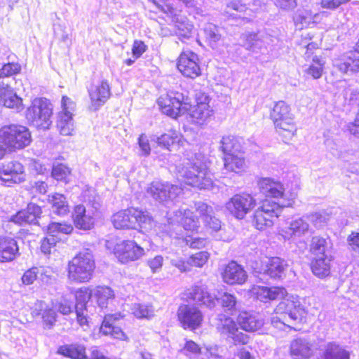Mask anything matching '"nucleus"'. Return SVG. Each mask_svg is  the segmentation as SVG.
I'll list each match as a JSON object with an SVG mask.
<instances>
[{
	"label": "nucleus",
	"instance_id": "1",
	"mask_svg": "<svg viewBox=\"0 0 359 359\" xmlns=\"http://www.w3.org/2000/svg\"><path fill=\"white\" fill-rule=\"evenodd\" d=\"M275 308L274 315L271 318V325L279 330H285L290 326L286 324L291 320H299L304 313V310L298 297L290 296L283 297Z\"/></svg>",
	"mask_w": 359,
	"mask_h": 359
},
{
	"label": "nucleus",
	"instance_id": "2",
	"mask_svg": "<svg viewBox=\"0 0 359 359\" xmlns=\"http://www.w3.org/2000/svg\"><path fill=\"white\" fill-rule=\"evenodd\" d=\"M116 229H129L140 228L144 231L151 229L153 220L147 212L137 208H128L114 214L111 219Z\"/></svg>",
	"mask_w": 359,
	"mask_h": 359
},
{
	"label": "nucleus",
	"instance_id": "3",
	"mask_svg": "<svg viewBox=\"0 0 359 359\" xmlns=\"http://www.w3.org/2000/svg\"><path fill=\"white\" fill-rule=\"evenodd\" d=\"M95 268L92 252L86 249L78 253L68 263V278L76 283L88 282Z\"/></svg>",
	"mask_w": 359,
	"mask_h": 359
},
{
	"label": "nucleus",
	"instance_id": "4",
	"mask_svg": "<svg viewBox=\"0 0 359 359\" xmlns=\"http://www.w3.org/2000/svg\"><path fill=\"white\" fill-rule=\"evenodd\" d=\"M31 142V133L26 126L11 124L0 129V142L6 145L9 152L23 149Z\"/></svg>",
	"mask_w": 359,
	"mask_h": 359
},
{
	"label": "nucleus",
	"instance_id": "5",
	"mask_svg": "<svg viewBox=\"0 0 359 359\" xmlns=\"http://www.w3.org/2000/svg\"><path fill=\"white\" fill-rule=\"evenodd\" d=\"M178 172L187 184L200 189H210L213 184L212 175L204 165L187 162L179 168Z\"/></svg>",
	"mask_w": 359,
	"mask_h": 359
},
{
	"label": "nucleus",
	"instance_id": "6",
	"mask_svg": "<svg viewBox=\"0 0 359 359\" xmlns=\"http://www.w3.org/2000/svg\"><path fill=\"white\" fill-rule=\"evenodd\" d=\"M270 116L279 134L285 140H291L295 135L297 127L290 106L283 101L278 102L271 111Z\"/></svg>",
	"mask_w": 359,
	"mask_h": 359
},
{
	"label": "nucleus",
	"instance_id": "7",
	"mask_svg": "<svg viewBox=\"0 0 359 359\" xmlns=\"http://www.w3.org/2000/svg\"><path fill=\"white\" fill-rule=\"evenodd\" d=\"M53 109L45 98H35L25 111V118L29 124L37 128L47 130L52 124Z\"/></svg>",
	"mask_w": 359,
	"mask_h": 359
},
{
	"label": "nucleus",
	"instance_id": "8",
	"mask_svg": "<svg viewBox=\"0 0 359 359\" xmlns=\"http://www.w3.org/2000/svg\"><path fill=\"white\" fill-rule=\"evenodd\" d=\"M290 206H291V200L279 204L266 199L262 202L261 206L255 211L252 224L257 229L264 230L273 225V219L280 215L283 208Z\"/></svg>",
	"mask_w": 359,
	"mask_h": 359
},
{
	"label": "nucleus",
	"instance_id": "9",
	"mask_svg": "<svg viewBox=\"0 0 359 359\" xmlns=\"http://www.w3.org/2000/svg\"><path fill=\"white\" fill-rule=\"evenodd\" d=\"M157 103L163 114L172 118L185 114L190 107L189 97L177 91H170L161 95Z\"/></svg>",
	"mask_w": 359,
	"mask_h": 359
},
{
	"label": "nucleus",
	"instance_id": "10",
	"mask_svg": "<svg viewBox=\"0 0 359 359\" xmlns=\"http://www.w3.org/2000/svg\"><path fill=\"white\" fill-rule=\"evenodd\" d=\"M146 192L156 201L163 203L174 201L182 194V189L168 182L156 180L148 185Z\"/></svg>",
	"mask_w": 359,
	"mask_h": 359
},
{
	"label": "nucleus",
	"instance_id": "11",
	"mask_svg": "<svg viewBox=\"0 0 359 359\" xmlns=\"http://www.w3.org/2000/svg\"><path fill=\"white\" fill-rule=\"evenodd\" d=\"M257 204L256 199L250 194L241 193L233 195L225 203L226 210L238 219H243Z\"/></svg>",
	"mask_w": 359,
	"mask_h": 359
},
{
	"label": "nucleus",
	"instance_id": "12",
	"mask_svg": "<svg viewBox=\"0 0 359 359\" xmlns=\"http://www.w3.org/2000/svg\"><path fill=\"white\" fill-rule=\"evenodd\" d=\"M259 190L262 194L266 197H271L273 198L280 199V201L277 202L279 204L283 202H287L291 200V205L293 203L294 199L296 198L295 193L290 194L287 197L285 193L283 185L279 181H276L270 177L261 178L257 183Z\"/></svg>",
	"mask_w": 359,
	"mask_h": 359
},
{
	"label": "nucleus",
	"instance_id": "13",
	"mask_svg": "<svg viewBox=\"0 0 359 359\" xmlns=\"http://www.w3.org/2000/svg\"><path fill=\"white\" fill-rule=\"evenodd\" d=\"M254 271L261 275H266L271 278H281L288 266L287 262L280 257L266 258L260 263L256 262Z\"/></svg>",
	"mask_w": 359,
	"mask_h": 359
},
{
	"label": "nucleus",
	"instance_id": "14",
	"mask_svg": "<svg viewBox=\"0 0 359 359\" xmlns=\"http://www.w3.org/2000/svg\"><path fill=\"white\" fill-rule=\"evenodd\" d=\"M62 111L58 114L57 128L62 135H71L74 131L72 112L76 104L69 97L63 96L62 98Z\"/></svg>",
	"mask_w": 359,
	"mask_h": 359
},
{
	"label": "nucleus",
	"instance_id": "15",
	"mask_svg": "<svg viewBox=\"0 0 359 359\" xmlns=\"http://www.w3.org/2000/svg\"><path fill=\"white\" fill-rule=\"evenodd\" d=\"M179 321L184 329L191 330L198 328L203 321L201 311L195 306L181 305L177 311Z\"/></svg>",
	"mask_w": 359,
	"mask_h": 359
},
{
	"label": "nucleus",
	"instance_id": "16",
	"mask_svg": "<svg viewBox=\"0 0 359 359\" xmlns=\"http://www.w3.org/2000/svg\"><path fill=\"white\" fill-rule=\"evenodd\" d=\"M177 69L186 77H197L201 74L198 55L189 50L182 51L178 58Z\"/></svg>",
	"mask_w": 359,
	"mask_h": 359
},
{
	"label": "nucleus",
	"instance_id": "17",
	"mask_svg": "<svg viewBox=\"0 0 359 359\" xmlns=\"http://www.w3.org/2000/svg\"><path fill=\"white\" fill-rule=\"evenodd\" d=\"M309 219L306 215L294 217L287 222V226L281 229V235L285 239L300 238L311 232Z\"/></svg>",
	"mask_w": 359,
	"mask_h": 359
},
{
	"label": "nucleus",
	"instance_id": "18",
	"mask_svg": "<svg viewBox=\"0 0 359 359\" xmlns=\"http://www.w3.org/2000/svg\"><path fill=\"white\" fill-rule=\"evenodd\" d=\"M144 250L133 241H124L115 248V255L121 263H127L140 259Z\"/></svg>",
	"mask_w": 359,
	"mask_h": 359
},
{
	"label": "nucleus",
	"instance_id": "19",
	"mask_svg": "<svg viewBox=\"0 0 359 359\" xmlns=\"http://www.w3.org/2000/svg\"><path fill=\"white\" fill-rule=\"evenodd\" d=\"M168 222L176 224L177 228L182 226L187 231H194L199 227L198 219L187 208H181L173 212V215L168 218Z\"/></svg>",
	"mask_w": 359,
	"mask_h": 359
},
{
	"label": "nucleus",
	"instance_id": "20",
	"mask_svg": "<svg viewBox=\"0 0 359 359\" xmlns=\"http://www.w3.org/2000/svg\"><path fill=\"white\" fill-rule=\"evenodd\" d=\"M217 329L221 334L232 339L235 344H246L249 341L248 336L238 330L236 323L231 318L221 319Z\"/></svg>",
	"mask_w": 359,
	"mask_h": 359
},
{
	"label": "nucleus",
	"instance_id": "21",
	"mask_svg": "<svg viewBox=\"0 0 359 359\" xmlns=\"http://www.w3.org/2000/svg\"><path fill=\"white\" fill-rule=\"evenodd\" d=\"M124 317L121 313L105 315L100 331L104 335H109L114 339L126 340L127 337L119 327L114 325L115 322Z\"/></svg>",
	"mask_w": 359,
	"mask_h": 359
},
{
	"label": "nucleus",
	"instance_id": "22",
	"mask_svg": "<svg viewBox=\"0 0 359 359\" xmlns=\"http://www.w3.org/2000/svg\"><path fill=\"white\" fill-rule=\"evenodd\" d=\"M0 105L18 111L23 109L22 100L18 97L9 83L0 81Z\"/></svg>",
	"mask_w": 359,
	"mask_h": 359
},
{
	"label": "nucleus",
	"instance_id": "23",
	"mask_svg": "<svg viewBox=\"0 0 359 359\" xmlns=\"http://www.w3.org/2000/svg\"><path fill=\"white\" fill-rule=\"evenodd\" d=\"M23 165L18 161H11L3 165L0 180L8 183H20L25 180Z\"/></svg>",
	"mask_w": 359,
	"mask_h": 359
},
{
	"label": "nucleus",
	"instance_id": "24",
	"mask_svg": "<svg viewBox=\"0 0 359 359\" xmlns=\"http://www.w3.org/2000/svg\"><path fill=\"white\" fill-rule=\"evenodd\" d=\"M222 276L224 282L229 285H242L248 278L244 269L233 261L224 267Z\"/></svg>",
	"mask_w": 359,
	"mask_h": 359
},
{
	"label": "nucleus",
	"instance_id": "25",
	"mask_svg": "<svg viewBox=\"0 0 359 359\" xmlns=\"http://www.w3.org/2000/svg\"><path fill=\"white\" fill-rule=\"evenodd\" d=\"M72 219L76 228L81 230H90L94 226V212L87 210L83 205H78L74 208Z\"/></svg>",
	"mask_w": 359,
	"mask_h": 359
},
{
	"label": "nucleus",
	"instance_id": "26",
	"mask_svg": "<svg viewBox=\"0 0 359 359\" xmlns=\"http://www.w3.org/2000/svg\"><path fill=\"white\" fill-rule=\"evenodd\" d=\"M318 359H349V352L334 341H327L320 347Z\"/></svg>",
	"mask_w": 359,
	"mask_h": 359
},
{
	"label": "nucleus",
	"instance_id": "27",
	"mask_svg": "<svg viewBox=\"0 0 359 359\" xmlns=\"http://www.w3.org/2000/svg\"><path fill=\"white\" fill-rule=\"evenodd\" d=\"M41 214V207L35 203H29L26 209L17 212L11 218V221L20 225L36 224Z\"/></svg>",
	"mask_w": 359,
	"mask_h": 359
},
{
	"label": "nucleus",
	"instance_id": "28",
	"mask_svg": "<svg viewBox=\"0 0 359 359\" xmlns=\"http://www.w3.org/2000/svg\"><path fill=\"white\" fill-rule=\"evenodd\" d=\"M334 66L341 73L359 72V54L355 51H350L333 61Z\"/></svg>",
	"mask_w": 359,
	"mask_h": 359
},
{
	"label": "nucleus",
	"instance_id": "29",
	"mask_svg": "<svg viewBox=\"0 0 359 359\" xmlns=\"http://www.w3.org/2000/svg\"><path fill=\"white\" fill-rule=\"evenodd\" d=\"M187 296L190 299L207 307L215 306L217 299L207 290L205 285H194L187 292Z\"/></svg>",
	"mask_w": 359,
	"mask_h": 359
},
{
	"label": "nucleus",
	"instance_id": "30",
	"mask_svg": "<svg viewBox=\"0 0 359 359\" xmlns=\"http://www.w3.org/2000/svg\"><path fill=\"white\" fill-rule=\"evenodd\" d=\"M252 292L257 299L265 303L287 295L286 290L280 287L256 286L252 288Z\"/></svg>",
	"mask_w": 359,
	"mask_h": 359
},
{
	"label": "nucleus",
	"instance_id": "31",
	"mask_svg": "<svg viewBox=\"0 0 359 359\" xmlns=\"http://www.w3.org/2000/svg\"><path fill=\"white\" fill-rule=\"evenodd\" d=\"M88 92L94 109L103 105L111 95L110 87L106 80H102L100 84L93 86Z\"/></svg>",
	"mask_w": 359,
	"mask_h": 359
},
{
	"label": "nucleus",
	"instance_id": "32",
	"mask_svg": "<svg viewBox=\"0 0 359 359\" xmlns=\"http://www.w3.org/2000/svg\"><path fill=\"white\" fill-rule=\"evenodd\" d=\"M312 344L309 339L298 337L290 344V354L294 359H308L313 355Z\"/></svg>",
	"mask_w": 359,
	"mask_h": 359
},
{
	"label": "nucleus",
	"instance_id": "33",
	"mask_svg": "<svg viewBox=\"0 0 359 359\" xmlns=\"http://www.w3.org/2000/svg\"><path fill=\"white\" fill-rule=\"evenodd\" d=\"M170 17L176 29L175 33L180 39H189L192 36L194 26L184 15L175 10Z\"/></svg>",
	"mask_w": 359,
	"mask_h": 359
},
{
	"label": "nucleus",
	"instance_id": "34",
	"mask_svg": "<svg viewBox=\"0 0 359 359\" xmlns=\"http://www.w3.org/2000/svg\"><path fill=\"white\" fill-rule=\"evenodd\" d=\"M32 315L34 317H41L43 323L49 328L56 322V312L43 301H38L34 304Z\"/></svg>",
	"mask_w": 359,
	"mask_h": 359
},
{
	"label": "nucleus",
	"instance_id": "35",
	"mask_svg": "<svg viewBox=\"0 0 359 359\" xmlns=\"http://www.w3.org/2000/svg\"><path fill=\"white\" fill-rule=\"evenodd\" d=\"M237 321L241 327L247 332H255L264 325V320L259 314L248 311H241Z\"/></svg>",
	"mask_w": 359,
	"mask_h": 359
},
{
	"label": "nucleus",
	"instance_id": "36",
	"mask_svg": "<svg viewBox=\"0 0 359 359\" xmlns=\"http://www.w3.org/2000/svg\"><path fill=\"white\" fill-rule=\"evenodd\" d=\"M332 243L329 238L313 236L310 244V252L316 257H331Z\"/></svg>",
	"mask_w": 359,
	"mask_h": 359
},
{
	"label": "nucleus",
	"instance_id": "37",
	"mask_svg": "<svg viewBox=\"0 0 359 359\" xmlns=\"http://www.w3.org/2000/svg\"><path fill=\"white\" fill-rule=\"evenodd\" d=\"M208 97L205 98L204 102H198L196 105L189 107L187 111L192 118V121L197 124H203L205 123L212 115L213 111L210 109V105L206 102Z\"/></svg>",
	"mask_w": 359,
	"mask_h": 359
},
{
	"label": "nucleus",
	"instance_id": "38",
	"mask_svg": "<svg viewBox=\"0 0 359 359\" xmlns=\"http://www.w3.org/2000/svg\"><path fill=\"white\" fill-rule=\"evenodd\" d=\"M17 241L10 237H0V262L13 261L18 255Z\"/></svg>",
	"mask_w": 359,
	"mask_h": 359
},
{
	"label": "nucleus",
	"instance_id": "39",
	"mask_svg": "<svg viewBox=\"0 0 359 359\" xmlns=\"http://www.w3.org/2000/svg\"><path fill=\"white\" fill-rule=\"evenodd\" d=\"M219 149L224 156H232L243 153L240 140L233 135L223 136L220 140Z\"/></svg>",
	"mask_w": 359,
	"mask_h": 359
},
{
	"label": "nucleus",
	"instance_id": "40",
	"mask_svg": "<svg viewBox=\"0 0 359 359\" xmlns=\"http://www.w3.org/2000/svg\"><path fill=\"white\" fill-rule=\"evenodd\" d=\"M242 45L247 50L257 51L265 46L264 36L259 33H245L241 36Z\"/></svg>",
	"mask_w": 359,
	"mask_h": 359
},
{
	"label": "nucleus",
	"instance_id": "41",
	"mask_svg": "<svg viewBox=\"0 0 359 359\" xmlns=\"http://www.w3.org/2000/svg\"><path fill=\"white\" fill-rule=\"evenodd\" d=\"M217 351L215 348H205L203 350L196 343L192 340H187L183 348L180 350L181 353L189 358H196L200 354L205 353L208 356L217 357Z\"/></svg>",
	"mask_w": 359,
	"mask_h": 359
},
{
	"label": "nucleus",
	"instance_id": "42",
	"mask_svg": "<svg viewBox=\"0 0 359 359\" xmlns=\"http://www.w3.org/2000/svg\"><path fill=\"white\" fill-rule=\"evenodd\" d=\"M93 298L101 309L107 308L114 298V291L109 287H97L93 290Z\"/></svg>",
	"mask_w": 359,
	"mask_h": 359
},
{
	"label": "nucleus",
	"instance_id": "43",
	"mask_svg": "<svg viewBox=\"0 0 359 359\" xmlns=\"http://www.w3.org/2000/svg\"><path fill=\"white\" fill-rule=\"evenodd\" d=\"M224 168L231 172L238 173L245 168V159L243 153L224 156Z\"/></svg>",
	"mask_w": 359,
	"mask_h": 359
},
{
	"label": "nucleus",
	"instance_id": "44",
	"mask_svg": "<svg viewBox=\"0 0 359 359\" xmlns=\"http://www.w3.org/2000/svg\"><path fill=\"white\" fill-rule=\"evenodd\" d=\"M331 257H316L311 264L313 273L318 277H325L329 275L330 270Z\"/></svg>",
	"mask_w": 359,
	"mask_h": 359
},
{
	"label": "nucleus",
	"instance_id": "45",
	"mask_svg": "<svg viewBox=\"0 0 359 359\" xmlns=\"http://www.w3.org/2000/svg\"><path fill=\"white\" fill-rule=\"evenodd\" d=\"M59 353L65 356L72 359H87L86 348L81 344H72L69 346H61Z\"/></svg>",
	"mask_w": 359,
	"mask_h": 359
},
{
	"label": "nucleus",
	"instance_id": "46",
	"mask_svg": "<svg viewBox=\"0 0 359 359\" xmlns=\"http://www.w3.org/2000/svg\"><path fill=\"white\" fill-rule=\"evenodd\" d=\"M49 202L52 205V212L58 215H65L69 211V205L66 198L60 194H55L50 197Z\"/></svg>",
	"mask_w": 359,
	"mask_h": 359
},
{
	"label": "nucleus",
	"instance_id": "47",
	"mask_svg": "<svg viewBox=\"0 0 359 359\" xmlns=\"http://www.w3.org/2000/svg\"><path fill=\"white\" fill-rule=\"evenodd\" d=\"M181 139L182 137L180 134L171 131L158 137L156 142L159 146L171 151V147H175V144H179L181 142Z\"/></svg>",
	"mask_w": 359,
	"mask_h": 359
},
{
	"label": "nucleus",
	"instance_id": "48",
	"mask_svg": "<svg viewBox=\"0 0 359 359\" xmlns=\"http://www.w3.org/2000/svg\"><path fill=\"white\" fill-rule=\"evenodd\" d=\"M247 9L245 4H241L239 1H233L229 3L223 11V15L227 18H237L241 17V13H244Z\"/></svg>",
	"mask_w": 359,
	"mask_h": 359
},
{
	"label": "nucleus",
	"instance_id": "49",
	"mask_svg": "<svg viewBox=\"0 0 359 359\" xmlns=\"http://www.w3.org/2000/svg\"><path fill=\"white\" fill-rule=\"evenodd\" d=\"M47 233L54 238L60 233L70 234L73 230V226L66 222H51L47 226Z\"/></svg>",
	"mask_w": 359,
	"mask_h": 359
},
{
	"label": "nucleus",
	"instance_id": "50",
	"mask_svg": "<svg viewBox=\"0 0 359 359\" xmlns=\"http://www.w3.org/2000/svg\"><path fill=\"white\" fill-rule=\"evenodd\" d=\"M325 62L320 57L315 56L312 59V63L305 69L306 75L314 79L321 77L323 72Z\"/></svg>",
	"mask_w": 359,
	"mask_h": 359
},
{
	"label": "nucleus",
	"instance_id": "51",
	"mask_svg": "<svg viewBox=\"0 0 359 359\" xmlns=\"http://www.w3.org/2000/svg\"><path fill=\"white\" fill-rule=\"evenodd\" d=\"M203 34L210 44L216 43L221 39V29L212 23H207L203 27Z\"/></svg>",
	"mask_w": 359,
	"mask_h": 359
},
{
	"label": "nucleus",
	"instance_id": "52",
	"mask_svg": "<svg viewBox=\"0 0 359 359\" xmlns=\"http://www.w3.org/2000/svg\"><path fill=\"white\" fill-rule=\"evenodd\" d=\"M132 312L137 318H150L154 316V309L151 305L134 304Z\"/></svg>",
	"mask_w": 359,
	"mask_h": 359
},
{
	"label": "nucleus",
	"instance_id": "53",
	"mask_svg": "<svg viewBox=\"0 0 359 359\" xmlns=\"http://www.w3.org/2000/svg\"><path fill=\"white\" fill-rule=\"evenodd\" d=\"M306 217L309 219V222H311L317 229L325 226L330 219L329 215L325 212H313L306 215Z\"/></svg>",
	"mask_w": 359,
	"mask_h": 359
},
{
	"label": "nucleus",
	"instance_id": "54",
	"mask_svg": "<svg viewBox=\"0 0 359 359\" xmlns=\"http://www.w3.org/2000/svg\"><path fill=\"white\" fill-rule=\"evenodd\" d=\"M210 254L206 251H201L192 255L187 259V264L191 266L202 267L208 260Z\"/></svg>",
	"mask_w": 359,
	"mask_h": 359
},
{
	"label": "nucleus",
	"instance_id": "55",
	"mask_svg": "<svg viewBox=\"0 0 359 359\" xmlns=\"http://www.w3.org/2000/svg\"><path fill=\"white\" fill-rule=\"evenodd\" d=\"M195 208L203 222H208L209 218L215 214L213 208L202 201L196 202Z\"/></svg>",
	"mask_w": 359,
	"mask_h": 359
},
{
	"label": "nucleus",
	"instance_id": "56",
	"mask_svg": "<svg viewBox=\"0 0 359 359\" xmlns=\"http://www.w3.org/2000/svg\"><path fill=\"white\" fill-rule=\"evenodd\" d=\"M75 298L76 300V306L86 308V303L90 298H93V290H89L87 287H82L76 291Z\"/></svg>",
	"mask_w": 359,
	"mask_h": 359
},
{
	"label": "nucleus",
	"instance_id": "57",
	"mask_svg": "<svg viewBox=\"0 0 359 359\" xmlns=\"http://www.w3.org/2000/svg\"><path fill=\"white\" fill-rule=\"evenodd\" d=\"M69 175L70 170L65 165L57 164L53 168L52 175L57 180L67 181Z\"/></svg>",
	"mask_w": 359,
	"mask_h": 359
},
{
	"label": "nucleus",
	"instance_id": "58",
	"mask_svg": "<svg viewBox=\"0 0 359 359\" xmlns=\"http://www.w3.org/2000/svg\"><path fill=\"white\" fill-rule=\"evenodd\" d=\"M20 66L18 63L8 62L0 69V78L9 77L18 74L20 71Z\"/></svg>",
	"mask_w": 359,
	"mask_h": 359
},
{
	"label": "nucleus",
	"instance_id": "59",
	"mask_svg": "<svg viewBox=\"0 0 359 359\" xmlns=\"http://www.w3.org/2000/svg\"><path fill=\"white\" fill-rule=\"evenodd\" d=\"M220 299L225 310L232 311L236 309L237 300L234 295L225 292L222 295Z\"/></svg>",
	"mask_w": 359,
	"mask_h": 359
},
{
	"label": "nucleus",
	"instance_id": "60",
	"mask_svg": "<svg viewBox=\"0 0 359 359\" xmlns=\"http://www.w3.org/2000/svg\"><path fill=\"white\" fill-rule=\"evenodd\" d=\"M310 15L306 11H299L294 18L296 28L302 29L306 27L311 22Z\"/></svg>",
	"mask_w": 359,
	"mask_h": 359
},
{
	"label": "nucleus",
	"instance_id": "61",
	"mask_svg": "<svg viewBox=\"0 0 359 359\" xmlns=\"http://www.w3.org/2000/svg\"><path fill=\"white\" fill-rule=\"evenodd\" d=\"M56 239L52 236H49L41 241V250L44 254H50L55 250L56 246Z\"/></svg>",
	"mask_w": 359,
	"mask_h": 359
},
{
	"label": "nucleus",
	"instance_id": "62",
	"mask_svg": "<svg viewBox=\"0 0 359 359\" xmlns=\"http://www.w3.org/2000/svg\"><path fill=\"white\" fill-rule=\"evenodd\" d=\"M187 245L191 248H202L207 244V240L204 238H200L195 236H187L185 238Z\"/></svg>",
	"mask_w": 359,
	"mask_h": 359
},
{
	"label": "nucleus",
	"instance_id": "63",
	"mask_svg": "<svg viewBox=\"0 0 359 359\" xmlns=\"http://www.w3.org/2000/svg\"><path fill=\"white\" fill-rule=\"evenodd\" d=\"M163 264V257L161 255H156L147 260V265L152 273H158L161 271Z\"/></svg>",
	"mask_w": 359,
	"mask_h": 359
},
{
	"label": "nucleus",
	"instance_id": "64",
	"mask_svg": "<svg viewBox=\"0 0 359 359\" xmlns=\"http://www.w3.org/2000/svg\"><path fill=\"white\" fill-rule=\"evenodd\" d=\"M39 269L36 267H33L25 272L22 277V281L25 285L32 284L37 278Z\"/></svg>",
	"mask_w": 359,
	"mask_h": 359
}]
</instances>
